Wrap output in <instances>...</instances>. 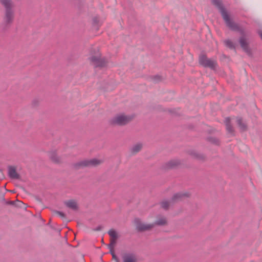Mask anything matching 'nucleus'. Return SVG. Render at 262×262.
<instances>
[{
    "mask_svg": "<svg viewBox=\"0 0 262 262\" xmlns=\"http://www.w3.org/2000/svg\"><path fill=\"white\" fill-rule=\"evenodd\" d=\"M0 3L4 8L3 25L5 29H8L14 20V4L11 0H0Z\"/></svg>",
    "mask_w": 262,
    "mask_h": 262,
    "instance_id": "1",
    "label": "nucleus"
},
{
    "mask_svg": "<svg viewBox=\"0 0 262 262\" xmlns=\"http://www.w3.org/2000/svg\"><path fill=\"white\" fill-rule=\"evenodd\" d=\"M89 60L90 64L96 69L107 68L108 64V59L102 56L101 53L98 49H94L91 52Z\"/></svg>",
    "mask_w": 262,
    "mask_h": 262,
    "instance_id": "2",
    "label": "nucleus"
},
{
    "mask_svg": "<svg viewBox=\"0 0 262 262\" xmlns=\"http://www.w3.org/2000/svg\"><path fill=\"white\" fill-rule=\"evenodd\" d=\"M229 22L225 21L227 26L233 31H238L242 35L239 38V43L243 51L245 52L248 55H251V50L249 47V44L246 40L245 36V31L243 29H241L238 25L235 23L230 17L229 18Z\"/></svg>",
    "mask_w": 262,
    "mask_h": 262,
    "instance_id": "3",
    "label": "nucleus"
},
{
    "mask_svg": "<svg viewBox=\"0 0 262 262\" xmlns=\"http://www.w3.org/2000/svg\"><path fill=\"white\" fill-rule=\"evenodd\" d=\"M134 116L120 113L115 115L108 120V124L112 126H124L130 123Z\"/></svg>",
    "mask_w": 262,
    "mask_h": 262,
    "instance_id": "4",
    "label": "nucleus"
},
{
    "mask_svg": "<svg viewBox=\"0 0 262 262\" xmlns=\"http://www.w3.org/2000/svg\"><path fill=\"white\" fill-rule=\"evenodd\" d=\"M103 160L96 158L90 159H83L73 163L72 164L73 169L78 170L84 168L96 167L101 164Z\"/></svg>",
    "mask_w": 262,
    "mask_h": 262,
    "instance_id": "5",
    "label": "nucleus"
},
{
    "mask_svg": "<svg viewBox=\"0 0 262 262\" xmlns=\"http://www.w3.org/2000/svg\"><path fill=\"white\" fill-rule=\"evenodd\" d=\"M190 196V194L187 192H180L174 194L169 200L165 201V210L172 208L174 204L182 201Z\"/></svg>",
    "mask_w": 262,
    "mask_h": 262,
    "instance_id": "6",
    "label": "nucleus"
},
{
    "mask_svg": "<svg viewBox=\"0 0 262 262\" xmlns=\"http://www.w3.org/2000/svg\"><path fill=\"white\" fill-rule=\"evenodd\" d=\"M136 228L139 232H144L149 231L152 229L156 225H162L164 224V219H161L152 224H144L142 223L139 219L135 220Z\"/></svg>",
    "mask_w": 262,
    "mask_h": 262,
    "instance_id": "7",
    "label": "nucleus"
},
{
    "mask_svg": "<svg viewBox=\"0 0 262 262\" xmlns=\"http://www.w3.org/2000/svg\"><path fill=\"white\" fill-rule=\"evenodd\" d=\"M199 62L200 64L204 68H208L211 70H215L217 66L215 60L207 58L205 54H201L199 56Z\"/></svg>",
    "mask_w": 262,
    "mask_h": 262,
    "instance_id": "8",
    "label": "nucleus"
},
{
    "mask_svg": "<svg viewBox=\"0 0 262 262\" xmlns=\"http://www.w3.org/2000/svg\"><path fill=\"white\" fill-rule=\"evenodd\" d=\"M211 3L218 9L224 20L225 21L229 22L230 16L223 4L222 0H211Z\"/></svg>",
    "mask_w": 262,
    "mask_h": 262,
    "instance_id": "9",
    "label": "nucleus"
},
{
    "mask_svg": "<svg viewBox=\"0 0 262 262\" xmlns=\"http://www.w3.org/2000/svg\"><path fill=\"white\" fill-rule=\"evenodd\" d=\"M186 154L189 155L192 158L204 162L206 160L207 157L205 155L200 153L194 149H188L186 151Z\"/></svg>",
    "mask_w": 262,
    "mask_h": 262,
    "instance_id": "10",
    "label": "nucleus"
},
{
    "mask_svg": "<svg viewBox=\"0 0 262 262\" xmlns=\"http://www.w3.org/2000/svg\"><path fill=\"white\" fill-rule=\"evenodd\" d=\"M8 174L9 177L12 179H20V175L17 172L16 168L13 166H9L8 167Z\"/></svg>",
    "mask_w": 262,
    "mask_h": 262,
    "instance_id": "11",
    "label": "nucleus"
},
{
    "mask_svg": "<svg viewBox=\"0 0 262 262\" xmlns=\"http://www.w3.org/2000/svg\"><path fill=\"white\" fill-rule=\"evenodd\" d=\"M181 162L178 159H172L167 162L165 165V169L175 168L180 165Z\"/></svg>",
    "mask_w": 262,
    "mask_h": 262,
    "instance_id": "12",
    "label": "nucleus"
},
{
    "mask_svg": "<svg viewBox=\"0 0 262 262\" xmlns=\"http://www.w3.org/2000/svg\"><path fill=\"white\" fill-rule=\"evenodd\" d=\"M50 159L54 163L59 164L61 163V159L59 157L55 151H51L49 152Z\"/></svg>",
    "mask_w": 262,
    "mask_h": 262,
    "instance_id": "13",
    "label": "nucleus"
},
{
    "mask_svg": "<svg viewBox=\"0 0 262 262\" xmlns=\"http://www.w3.org/2000/svg\"><path fill=\"white\" fill-rule=\"evenodd\" d=\"M123 262H137V258L133 253H126L122 256Z\"/></svg>",
    "mask_w": 262,
    "mask_h": 262,
    "instance_id": "14",
    "label": "nucleus"
},
{
    "mask_svg": "<svg viewBox=\"0 0 262 262\" xmlns=\"http://www.w3.org/2000/svg\"><path fill=\"white\" fill-rule=\"evenodd\" d=\"M64 204L69 208L73 210H77L78 209V206L77 202L74 200H70L64 202Z\"/></svg>",
    "mask_w": 262,
    "mask_h": 262,
    "instance_id": "15",
    "label": "nucleus"
},
{
    "mask_svg": "<svg viewBox=\"0 0 262 262\" xmlns=\"http://www.w3.org/2000/svg\"><path fill=\"white\" fill-rule=\"evenodd\" d=\"M142 147L143 144L141 143H138L130 148V152L132 155L136 154L142 149Z\"/></svg>",
    "mask_w": 262,
    "mask_h": 262,
    "instance_id": "16",
    "label": "nucleus"
},
{
    "mask_svg": "<svg viewBox=\"0 0 262 262\" xmlns=\"http://www.w3.org/2000/svg\"><path fill=\"white\" fill-rule=\"evenodd\" d=\"M206 141L215 146H219L221 145L220 140L218 138L215 137H212V136L208 137L206 138Z\"/></svg>",
    "mask_w": 262,
    "mask_h": 262,
    "instance_id": "17",
    "label": "nucleus"
},
{
    "mask_svg": "<svg viewBox=\"0 0 262 262\" xmlns=\"http://www.w3.org/2000/svg\"><path fill=\"white\" fill-rule=\"evenodd\" d=\"M237 124L239 127L240 128V129L242 132H245L247 129V126L246 124H245L243 121V119L242 118L237 117Z\"/></svg>",
    "mask_w": 262,
    "mask_h": 262,
    "instance_id": "18",
    "label": "nucleus"
},
{
    "mask_svg": "<svg viewBox=\"0 0 262 262\" xmlns=\"http://www.w3.org/2000/svg\"><path fill=\"white\" fill-rule=\"evenodd\" d=\"M225 123L226 125V129L228 132V133L230 134H233L234 132V129L231 124L230 118L229 117L226 118L225 120Z\"/></svg>",
    "mask_w": 262,
    "mask_h": 262,
    "instance_id": "19",
    "label": "nucleus"
},
{
    "mask_svg": "<svg viewBox=\"0 0 262 262\" xmlns=\"http://www.w3.org/2000/svg\"><path fill=\"white\" fill-rule=\"evenodd\" d=\"M108 234L111 236V239H117L118 238V234L117 232L113 229H110L108 232Z\"/></svg>",
    "mask_w": 262,
    "mask_h": 262,
    "instance_id": "20",
    "label": "nucleus"
},
{
    "mask_svg": "<svg viewBox=\"0 0 262 262\" xmlns=\"http://www.w3.org/2000/svg\"><path fill=\"white\" fill-rule=\"evenodd\" d=\"M149 79H150V80L153 81L154 83H158V82L162 81V77L161 76L155 75V76H150L149 77Z\"/></svg>",
    "mask_w": 262,
    "mask_h": 262,
    "instance_id": "21",
    "label": "nucleus"
},
{
    "mask_svg": "<svg viewBox=\"0 0 262 262\" xmlns=\"http://www.w3.org/2000/svg\"><path fill=\"white\" fill-rule=\"evenodd\" d=\"M224 43H225V45L228 48H229L231 49H235L234 43L230 40H229V39L225 40L224 41Z\"/></svg>",
    "mask_w": 262,
    "mask_h": 262,
    "instance_id": "22",
    "label": "nucleus"
},
{
    "mask_svg": "<svg viewBox=\"0 0 262 262\" xmlns=\"http://www.w3.org/2000/svg\"><path fill=\"white\" fill-rule=\"evenodd\" d=\"M99 24V19L98 17H95L93 18V24L94 26H97Z\"/></svg>",
    "mask_w": 262,
    "mask_h": 262,
    "instance_id": "23",
    "label": "nucleus"
},
{
    "mask_svg": "<svg viewBox=\"0 0 262 262\" xmlns=\"http://www.w3.org/2000/svg\"><path fill=\"white\" fill-rule=\"evenodd\" d=\"M117 239H111L110 244L108 245V247H113L114 248L116 243Z\"/></svg>",
    "mask_w": 262,
    "mask_h": 262,
    "instance_id": "24",
    "label": "nucleus"
},
{
    "mask_svg": "<svg viewBox=\"0 0 262 262\" xmlns=\"http://www.w3.org/2000/svg\"><path fill=\"white\" fill-rule=\"evenodd\" d=\"M54 212L57 214L59 215L60 217L62 218H64L66 217V215L62 212L59 211H54Z\"/></svg>",
    "mask_w": 262,
    "mask_h": 262,
    "instance_id": "25",
    "label": "nucleus"
},
{
    "mask_svg": "<svg viewBox=\"0 0 262 262\" xmlns=\"http://www.w3.org/2000/svg\"><path fill=\"white\" fill-rule=\"evenodd\" d=\"M39 103V101L38 99H34L32 102V104L33 106L38 105Z\"/></svg>",
    "mask_w": 262,
    "mask_h": 262,
    "instance_id": "26",
    "label": "nucleus"
},
{
    "mask_svg": "<svg viewBox=\"0 0 262 262\" xmlns=\"http://www.w3.org/2000/svg\"><path fill=\"white\" fill-rule=\"evenodd\" d=\"M112 255L113 259H114L116 261V262H120L119 258L115 254H113V255Z\"/></svg>",
    "mask_w": 262,
    "mask_h": 262,
    "instance_id": "27",
    "label": "nucleus"
},
{
    "mask_svg": "<svg viewBox=\"0 0 262 262\" xmlns=\"http://www.w3.org/2000/svg\"><path fill=\"white\" fill-rule=\"evenodd\" d=\"M6 204L8 205H15V202L9 201H6Z\"/></svg>",
    "mask_w": 262,
    "mask_h": 262,
    "instance_id": "28",
    "label": "nucleus"
},
{
    "mask_svg": "<svg viewBox=\"0 0 262 262\" xmlns=\"http://www.w3.org/2000/svg\"><path fill=\"white\" fill-rule=\"evenodd\" d=\"M108 248L110 249V253L112 255H113V254H115L114 250V248H113V247H108Z\"/></svg>",
    "mask_w": 262,
    "mask_h": 262,
    "instance_id": "29",
    "label": "nucleus"
},
{
    "mask_svg": "<svg viewBox=\"0 0 262 262\" xmlns=\"http://www.w3.org/2000/svg\"><path fill=\"white\" fill-rule=\"evenodd\" d=\"M101 228H102V227H101V226H99V227H98L96 228V231L100 230L101 229Z\"/></svg>",
    "mask_w": 262,
    "mask_h": 262,
    "instance_id": "30",
    "label": "nucleus"
},
{
    "mask_svg": "<svg viewBox=\"0 0 262 262\" xmlns=\"http://www.w3.org/2000/svg\"><path fill=\"white\" fill-rule=\"evenodd\" d=\"M164 205L163 203H161V205L163 206Z\"/></svg>",
    "mask_w": 262,
    "mask_h": 262,
    "instance_id": "31",
    "label": "nucleus"
}]
</instances>
